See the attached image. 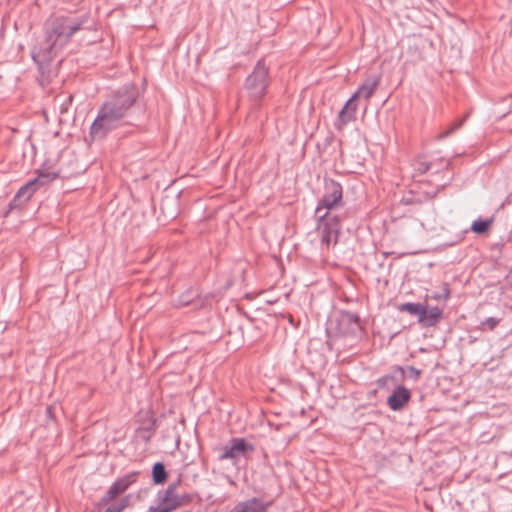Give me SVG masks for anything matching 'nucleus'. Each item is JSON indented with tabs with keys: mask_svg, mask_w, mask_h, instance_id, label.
I'll use <instances>...</instances> for the list:
<instances>
[{
	"mask_svg": "<svg viewBox=\"0 0 512 512\" xmlns=\"http://www.w3.org/2000/svg\"><path fill=\"white\" fill-rule=\"evenodd\" d=\"M88 20V14L78 17L58 16L46 25L44 35L35 39L30 54L38 67V80L42 87L51 82L52 60L71 41L74 34L85 28Z\"/></svg>",
	"mask_w": 512,
	"mask_h": 512,
	"instance_id": "nucleus-1",
	"label": "nucleus"
},
{
	"mask_svg": "<svg viewBox=\"0 0 512 512\" xmlns=\"http://www.w3.org/2000/svg\"><path fill=\"white\" fill-rule=\"evenodd\" d=\"M139 96V88L130 82L112 91L100 105L91 124L92 139H104L109 132L121 126L132 111L139 107Z\"/></svg>",
	"mask_w": 512,
	"mask_h": 512,
	"instance_id": "nucleus-2",
	"label": "nucleus"
},
{
	"mask_svg": "<svg viewBox=\"0 0 512 512\" xmlns=\"http://www.w3.org/2000/svg\"><path fill=\"white\" fill-rule=\"evenodd\" d=\"M316 230L322 245L327 248L338 242L341 229L340 216L331 211L314 213Z\"/></svg>",
	"mask_w": 512,
	"mask_h": 512,
	"instance_id": "nucleus-3",
	"label": "nucleus"
},
{
	"mask_svg": "<svg viewBox=\"0 0 512 512\" xmlns=\"http://www.w3.org/2000/svg\"><path fill=\"white\" fill-rule=\"evenodd\" d=\"M254 451L253 443L243 437H233L225 446L219 448L218 459L230 460L233 464H237L242 458L247 459Z\"/></svg>",
	"mask_w": 512,
	"mask_h": 512,
	"instance_id": "nucleus-4",
	"label": "nucleus"
},
{
	"mask_svg": "<svg viewBox=\"0 0 512 512\" xmlns=\"http://www.w3.org/2000/svg\"><path fill=\"white\" fill-rule=\"evenodd\" d=\"M268 86V68L263 60H259L253 71L247 76L245 88L251 98L255 101L260 100L266 92Z\"/></svg>",
	"mask_w": 512,
	"mask_h": 512,
	"instance_id": "nucleus-5",
	"label": "nucleus"
},
{
	"mask_svg": "<svg viewBox=\"0 0 512 512\" xmlns=\"http://www.w3.org/2000/svg\"><path fill=\"white\" fill-rule=\"evenodd\" d=\"M343 189L339 182L333 179H325L324 181V194L318 201L316 206V213L323 211L335 212L343 205L342 202Z\"/></svg>",
	"mask_w": 512,
	"mask_h": 512,
	"instance_id": "nucleus-6",
	"label": "nucleus"
},
{
	"mask_svg": "<svg viewBox=\"0 0 512 512\" xmlns=\"http://www.w3.org/2000/svg\"><path fill=\"white\" fill-rule=\"evenodd\" d=\"M360 97L361 94L358 93L357 89L347 100L343 108L339 111L338 117L334 122L336 130L341 131L349 122L356 119L357 105L355 104V100Z\"/></svg>",
	"mask_w": 512,
	"mask_h": 512,
	"instance_id": "nucleus-7",
	"label": "nucleus"
},
{
	"mask_svg": "<svg viewBox=\"0 0 512 512\" xmlns=\"http://www.w3.org/2000/svg\"><path fill=\"white\" fill-rule=\"evenodd\" d=\"M271 505V501L265 502L258 497H252L238 502L229 512H267Z\"/></svg>",
	"mask_w": 512,
	"mask_h": 512,
	"instance_id": "nucleus-8",
	"label": "nucleus"
},
{
	"mask_svg": "<svg viewBox=\"0 0 512 512\" xmlns=\"http://www.w3.org/2000/svg\"><path fill=\"white\" fill-rule=\"evenodd\" d=\"M38 190L39 189L37 188V186H35L32 179L27 181L23 186L19 188V190L9 203V211L28 202Z\"/></svg>",
	"mask_w": 512,
	"mask_h": 512,
	"instance_id": "nucleus-9",
	"label": "nucleus"
},
{
	"mask_svg": "<svg viewBox=\"0 0 512 512\" xmlns=\"http://www.w3.org/2000/svg\"><path fill=\"white\" fill-rule=\"evenodd\" d=\"M411 393L409 389L402 385H398L387 399V405L393 411L401 410L410 400Z\"/></svg>",
	"mask_w": 512,
	"mask_h": 512,
	"instance_id": "nucleus-10",
	"label": "nucleus"
},
{
	"mask_svg": "<svg viewBox=\"0 0 512 512\" xmlns=\"http://www.w3.org/2000/svg\"><path fill=\"white\" fill-rule=\"evenodd\" d=\"M443 316V310L437 306H428L426 305V309L424 313L418 319V324L422 328H430L436 326L440 319Z\"/></svg>",
	"mask_w": 512,
	"mask_h": 512,
	"instance_id": "nucleus-11",
	"label": "nucleus"
},
{
	"mask_svg": "<svg viewBox=\"0 0 512 512\" xmlns=\"http://www.w3.org/2000/svg\"><path fill=\"white\" fill-rule=\"evenodd\" d=\"M157 506L155 510L158 512H172L182 504L181 497H166L157 495Z\"/></svg>",
	"mask_w": 512,
	"mask_h": 512,
	"instance_id": "nucleus-12",
	"label": "nucleus"
},
{
	"mask_svg": "<svg viewBox=\"0 0 512 512\" xmlns=\"http://www.w3.org/2000/svg\"><path fill=\"white\" fill-rule=\"evenodd\" d=\"M36 174H37V176L32 178V181L34 182L35 186H37L38 189H40L41 187L52 182L59 176V174L57 172H51L48 169H45L43 167L38 169L36 171Z\"/></svg>",
	"mask_w": 512,
	"mask_h": 512,
	"instance_id": "nucleus-13",
	"label": "nucleus"
},
{
	"mask_svg": "<svg viewBox=\"0 0 512 512\" xmlns=\"http://www.w3.org/2000/svg\"><path fill=\"white\" fill-rule=\"evenodd\" d=\"M378 84H379V78L369 77L365 80V82L361 86H359L358 93L361 94V97L368 100L374 94Z\"/></svg>",
	"mask_w": 512,
	"mask_h": 512,
	"instance_id": "nucleus-14",
	"label": "nucleus"
},
{
	"mask_svg": "<svg viewBox=\"0 0 512 512\" xmlns=\"http://www.w3.org/2000/svg\"><path fill=\"white\" fill-rule=\"evenodd\" d=\"M399 311L407 312L412 316L417 317V320L420 319V316L422 313H424V310L426 309V305L422 303H414V302H407L403 303L398 307Z\"/></svg>",
	"mask_w": 512,
	"mask_h": 512,
	"instance_id": "nucleus-15",
	"label": "nucleus"
},
{
	"mask_svg": "<svg viewBox=\"0 0 512 512\" xmlns=\"http://www.w3.org/2000/svg\"><path fill=\"white\" fill-rule=\"evenodd\" d=\"M152 480L154 484H163L167 480V472L162 462H156L152 467Z\"/></svg>",
	"mask_w": 512,
	"mask_h": 512,
	"instance_id": "nucleus-16",
	"label": "nucleus"
},
{
	"mask_svg": "<svg viewBox=\"0 0 512 512\" xmlns=\"http://www.w3.org/2000/svg\"><path fill=\"white\" fill-rule=\"evenodd\" d=\"M139 472L132 471L124 476L117 478L115 482L118 484V486L122 489L123 492L127 491L129 487L135 483L138 479Z\"/></svg>",
	"mask_w": 512,
	"mask_h": 512,
	"instance_id": "nucleus-17",
	"label": "nucleus"
},
{
	"mask_svg": "<svg viewBox=\"0 0 512 512\" xmlns=\"http://www.w3.org/2000/svg\"><path fill=\"white\" fill-rule=\"evenodd\" d=\"M124 493L118 484L114 481L108 488L106 493L100 499V505H107L110 501L114 500L117 496Z\"/></svg>",
	"mask_w": 512,
	"mask_h": 512,
	"instance_id": "nucleus-18",
	"label": "nucleus"
},
{
	"mask_svg": "<svg viewBox=\"0 0 512 512\" xmlns=\"http://www.w3.org/2000/svg\"><path fill=\"white\" fill-rule=\"evenodd\" d=\"M492 222H493L492 218H488V219L478 218L473 221V223L471 225V230L478 235L485 234L489 230V227L491 226Z\"/></svg>",
	"mask_w": 512,
	"mask_h": 512,
	"instance_id": "nucleus-19",
	"label": "nucleus"
},
{
	"mask_svg": "<svg viewBox=\"0 0 512 512\" xmlns=\"http://www.w3.org/2000/svg\"><path fill=\"white\" fill-rule=\"evenodd\" d=\"M198 298L199 293L195 290L189 289L179 296L178 302L180 306H189L195 304Z\"/></svg>",
	"mask_w": 512,
	"mask_h": 512,
	"instance_id": "nucleus-20",
	"label": "nucleus"
},
{
	"mask_svg": "<svg viewBox=\"0 0 512 512\" xmlns=\"http://www.w3.org/2000/svg\"><path fill=\"white\" fill-rule=\"evenodd\" d=\"M406 372L407 376L414 381H418L421 376V370L414 366H407L406 368L398 366L395 370V373H399L401 378L405 377Z\"/></svg>",
	"mask_w": 512,
	"mask_h": 512,
	"instance_id": "nucleus-21",
	"label": "nucleus"
},
{
	"mask_svg": "<svg viewBox=\"0 0 512 512\" xmlns=\"http://www.w3.org/2000/svg\"><path fill=\"white\" fill-rule=\"evenodd\" d=\"M466 118H467V116H464L463 118L454 121L449 126V128H447L445 131L440 133L437 138L439 140H443V139L451 136L455 131H457L463 125V123L465 122Z\"/></svg>",
	"mask_w": 512,
	"mask_h": 512,
	"instance_id": "nucleus-22",
	"label": "nucleus"
},
{
	"mask_svg": "<svg viewBox=\"0 0 512 512\" xmlns=\"http://www.w3.org/2000/svg\"><path fill=\"white\" fill-rule=\"evenodd\" d=\"M432 163L424 160L422 157H418L413 162V167L419 174H425L431 169Z\"/></svg>",
	"mask_w": 512,
	"mask_h": 512,
	"instance_id": "nucleus-23",
	"label": "nucleus"
},
{
	"mask_svg": "<svg viewBox=\"0 0 512 512\" xmlns=\"http://www.w3.org/2000/svg\"><path fill=\"white\" fill-rule=\"evenodd\" d=\"M129 503V497L122 498L117 504L109 506L104 512H122Z\"/></svg>",
	"mask_w": 512,
	"mask_h": 512,
	"instance_id": "nucleus-24",
	"label": "nucleus"
},
{
	"mask_svg": "<svg viewBox=\"0 0 512 512\" xmlns=\"http://www.w3.org/2000/svg\"><path fill=\"white\" fill-rule=\"evenodd\" d=\"M450 296V289L447 283L443 285L442 292L433 294L432 298L435 300H447Z\"/></svg>",
	"mask_w": 512,
	"mask_h": 512,
	"instance_id": "nucleus-25",
	"label": "nucleus"
},
{
	"mask_svg": "<svg viewBox=\"0 0 512 512\" xmlns=\"http://www.w3.org/2000/svg\"><path fill=\"white\" fill-rule=\"evenodd\" d=\"M499 323V319L495 317H488L484 322H482V325H487L490 330L494 329L497 324Z\"/></svg>",
	"mask_w": 512,
	"mask_h": 512,
	"instance_id": "nucleus-26",
	"label": "nucleus"
},
{
	"mask_svg": "<svg viewBox=\"0 0 512 512\" xmlns=\"http://www.w3.org/2000/svg\"><path fill=\"white\" fill-rule=\"evenodd\" d=\"M394 378H395V376H393V375H385L378 379L377 384L379 387H383L386 385L388 380L394 379Z\"/></svg>",
	"mask_w": 512,
	"mask_h": 512,
	"instance_id": "nucleus-27",
	"label": "nucleus"
},
{
	"mask_svg": "<svg viewBox=\"0 0 512 512\" xmlns=\"http://www.w3.org/2000/svg\"><path fill=\"white\" fill-rule=\"evenodd\" d=\"M157 495H162V496H166V497H180L179 495L176 494L175 491H171L169 489H165L164 491H159L157 493Z\"/></svg>",
	"mask_w": 512,
	"mask_h": 512,
	"instance_id": "nucleus-28",
	"label": "nucleus"
},
{
	"mask_svg": "<svg viewBox=\"0 0 512 512\" xmlns=\"http://www.w3.org/2000/svg\"><path fill=\"white\" fill-rule=\"evenodd\" d=\"M180 482H181V480L177 479L176 481L169 483V485L167 486L166 489L176 492L178 486L180 485Z\"/></svg>",
	"mask_w": 512,
	"mask_h": 512,
	"instance_id": "nucleus-29",
	"label": "nucleus"
},
{
	"mask_svg": "<svg viewBox=\"0 0 512 512\" xmlns=\"http://www.w3.org/2000/svg\"><path fill=\"white\" fill-rule=\"evenodd\" d=\"M180 482H181V480L177 479L176 481L169 483V485L167 486L166 489L176 492L178 486L180 485Z\"/></svg>",
	"mask_w": 512,
	"mask_h": 512,
	"instance_id": "nucleus-30",
	"label": "nucleus"
},
{
	"mask_svg": "<svg viewBox=\"0 0 512 512\" xmlns=\"http://www.w3.org/2000/svg\"><path fill=\"white\" fill-rule=\"evenodd\" d=\"M141 437L145 440V441H148L150 438H151V432L149 429H143L141 430Z\"/></svg>",
	"mask_w": 512,
	"mask_h": 512,
	"instance_id": "nucleus-31",
	"label": "nucleus"
},
{
	"mask_svg": "<svg viewBox=\"0 0 512 512\" xmlns=\"http://www.w3.org/2000/svg\"><path fill=\"white\" fill-rule=\"evenodd\" d=\"M47 414H48V415H51V407H48V408H47Z\"/></svg>",
	"mask_w": 512,
	"mask_h": 512,
	"instance_id": "nucleus-32",
	"label": "nucleus"
}]
</instances>
